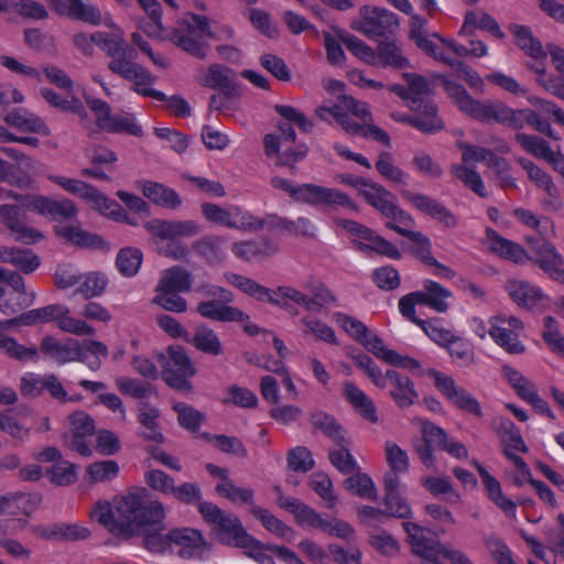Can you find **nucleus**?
<instances>
[{
	"label": "nucleus",
	"mask_w": 564,
	"mask_h": 564,
	"mask_svg": "<svg viewBox=\"0 0 564 564\" xmlns=\"http://www.w3.org/2000/svg\"><path fill=\"white\" fill-rule=\"evenodd\" d=\"M90 517L115 538L130 540L143 536V546L151 553L161 554L172 546L169 533H161L165 529L164 506L161 501L152 499L144 488L134 489L122 496L116 501L115 510L109 502H97Z\"/></svg>",
	"instance_id": "1"
},
{
	"label": "nucleus",
	"mask_w": 564,
	"mask_h": 564,
	"mask_svg": "<svg viewBox=\"0 0 564 564\" xmlns=\"http://www.w3.org/2000/svg\"><path fill=\"white\" fill-rule=\"evenodd\" d=\"M445 90L454 100L458 109L470 118L478 121H496L508 124L516 130L523 129L529 124L527 109L514 110L501 101L477 100L470 96L466 88L455 82H446Z\"/></svg>",
	"instance_id": "2"
},
{
	"label": "nucleus",
	"mask_w": 564,
	"mask_h": 564,
	"mask_svg": "<svg viewBox=\"0 0 564 564\" xmlns=\"http://www.w3.org/2000/svg\"><path fill=\"white\" fill-rule=\"evenodd\" d=\"M272 187L282 189L297 203L311 206H323L329 208L345 207L352 212H358V205L344 192L336 188L325 187L311 183L294 184L290 180L273 176L270 180Z\"/></svg>",
	"instance_id": "3"
},
{
	"label": "nucleus",
	"mask_w": 564,
	"mask_h": 564,
	"mask_svg": "<svg viewBox=\"0 0 564 564\" xmlns=\"http://www.w3.org/2000/svg\"><path fill=\"white\" fill-rule=\"evenodd\" d=\"M154 245L167 241L160 253L174 260H184L189 254L188 247L180 238L193 237L200 232V226L194 220L151 219L144 224Z\"/></svg>",
	"instance_id": "4"
},
{
	"label": "nucleus",
	"mask_w": 564,
	"mask_h": 564,
	"mask_svg": "<svg viewBox=\"0 0 564 564\" xmlns=\"http://www.w3.org/2000/svg\"><path fill=\"white\" fill-rule=\"evenodd\" d=\"M212 36L209 20L205 15L189 13L167 35L175 46L182 48L195 58L207 57V37Z\"/></svg>",
	"instance_id": "5"
},
{
	"label": "nucleus",
	"mask_w": 564,
	"mask_h": 564,
	"mask_svg": "<svg viewBox=\"0 0 564 564\" xmlns=\"http://www.w3.org/2000/svg\"><path fill=\"white\" fill-rule=\"evenodd\" d=\"M421 427L422 440L414 443V452L425 467L432 468L435 466L436 458L433 454L434 449L446 452L457 459L468 456L466 446L451 438L441 426L424 420L422 421Z\"/></svg>",
	"instance_id": "6"
},
{
	"label": "nucleus",
	"mask_w": 564,
	"mask_h": 564,
	"mask_svg": "<svg viewBox=\"0 0 564 564\" xmlns=\"http://www.w3.org/2000/svg\"><path fill=\"white\" fill-rule=\"evenodd\" d=\"M423 286V290L410 292L399 300V312L404 318H419L415 311L416 305L427 306L437 313H445L448 310L447 299L452 296L448 289L433 280H425Z\"/></svg>",
	"instance_id": "7"
},
{
	"label": "nucleus",
	"mask_w": 564,
	"mask_h": 564,
	"mask_svg": "<svg viewBox=\"0 0 564 564\" xmlns=\"http://www.w3.org/2000/svg\"><path fill=\"white\" fill-rule=\"evenodd\" d=\"M161 373L162 379L170 388L180 392L193 390L191 379L195 376L196 368L184 348L180 346L169 348Z\"/></svg>",
	"instance_id": "8"
},
{
	"label": "nucleus",
	"mask_w": 564,
	"mask_h": 564,
	"mask_svg": "<svg viewBox=\"0 0 564 564\" xmlns=\"http://www.w3.org/2000/svg\"><path fill=\"white\" fill-rule=\"evenodd\" d=\"M456 147L463 152V164H453L451 166L452 175L479 197L487 198L489 193L486 189L481 175L475 167H470L467 164L473 162H484L486 155H488L489 149L471 145L463 141H458Z\"/></svg>",
	"instance_id": "9"
},
{
	"label": "nucleus",
	"mask_w": 564,
	"mask_h": 564,
	"mask_svg": "<svg viewBox=\"0 0 564 564\" xmlns=\"http://www.w3.org/2000/svg\"><path fill=\"white\" fill-rule=\"evenodd\" d=\"M427 373L434 380L435 388L448 402L466 413L477 417L482 416L479 401L465 388L458 386L452 376L435 369L429 370Z\"/></svg>",
	"instance_id": "10"
},
{
	"label": "nucleus",
	"mask_w": 564,
	"mask_h": 564,
	"mask_svg": "<svg viewBox=\"0 0 564 564\" xmlns=\"http://www.w3.org/2000/svg\"><path fill=\"white\" fill-rule=\"evenodd\" d=\"M364 198L387 219L386 223H394L402 227L414 224L413 217L399 206L398 197L381 184L375 182L370 185V188L365 191Z\"/></svg>",
	"instance_id": "11"
},
{
	"label": "nucleus",
	"mask_w": 564,
	"mask_h": 564,
	"mask_svg": "<svg viewBox=\"0 0 564 564\" xmlns=\"http://www.w3.org/2000/svg\"><path fill=\"white\" fill-rule=\"evenodd\" d=\"M359 13L361 20L354 24V29L368 39L386 37L399 26L398 15L384 8L364 6Z\"/></svg>",
	"instance_id": "12"
},
{
	"label": "nucleus",
	"mask_w": 564,
	"mask_h": 564,
	"mask_svg": "<svg viewBox=\"0 0 564 564\" xmlns=\"http://www.w3.org/2000/svg\"><path fill=\"white\" fill-rule=\"evenodd\" d=\"M488 334L492 340L510 355H521L525 346L519 339V333L523 330V323L516 316L497 315L489 319Z\"/></svg>",
	"instance_id": "13"
},
{
	"label": "nucleus",
	"mask_w": 564,
	"mask_h": 564,
	"mask_svg": "<svg viewBox=\"0 0 564 564\" xmlns=\"http://www.w3.org/2000/svg\"><path fill=\"white\" fill-rule=\"evenodd\" d=\"M505 290L511 301L520 308L530 312H543L550 306V296L543 290L525 280L510 279Z\"/></svg>",
	"instance_id": "14"
},
{
	"label": "nucleus",
	"mask_w": 564,
	"mask_h": 564,
	"mask_svg": "<svg viewBox=\"0 0 564 564\" xmlns=\"http://www.w3.org/2000/svg\"><path fill=\"white\" fill-rule=\"evenodd\" d=\"M376 387L387 390L389 397L400 409L410 408L419 399L414 382L397 370H387Z\"/></svg>",
	"instance_id": "15"
},
{
	"label": "nucleus",
	"mask_w": 564,
	"mask_h": 564,
	"mask_svg": "<svg viewBox=\"0 0 564 564\" xmlns=\"http://www.w3.org/2000/svg\"><path fill=\"white\" fill-rule=\"evenodd\" d=\"M410 109L414 115L404 116L401 120L425 134H434L445 128L438 116L437 106L433 100H412Z\"/></svg>",
	"instance_id": "16"
},
{
	"label": "nucleus",
	"mask_w": 564,
	"mask_h": 564,
	"mask_svg": "<svg viewBox=\"0 0 564 564\" xmlns=\"http://www.w3.org/2000/svg\"><path fill=\"white\" fill-rule=\"evenodd\" d=\"M41 352L58 365L73 361L86 362V355L77 339L67 338L59 340L53 336H46L41 340Z\"/></svg>",
	"instance_id": "17"
},
{
	"label": "nucleus",
	"mask_w": 564,
	"mask_h": 564,
	"mask_svg": "<svg viewBox=\"0 0 564 564\" xmlns=\"http://www.w3.org/2000/svg\"><path fill=\"white\" fill-rule=\"evenodd\" d=\"M402 197L413 205L416 210L442 223L445 227L455 228L458 226V218L437 199L422 193L410 191L403 192Z\"/></svg>",
	"instance_id": "18"
},
{
	"label": "nucleus",
	"mask_w": 564,
	"mask_h": 564,
	"mask_svg": "<svg viewBox=\"0 0 564 564\" xmlns=\"http://www.w3.org/2000/svg\"><path fill=\"white\" fill-rule=\"evenodd\" d=\"M172 544L178 546L177 555L184 560H200L209 550L200 531L192 528L174 529L169 532Z\"/></svg>",
	"instance_id": "19"
},
{
	"label": "nucleus",
	"mask_w": 564,
	"mask_h": 564,
	"mask_svg": "<svg viewBox=\"0 0 564 564\" xmlns=\"http://www.w3.org/2000/svg\"><path fill=\"white\" fill-rule=\"evenodd\" d=\"M0 218L2 224L13 235L15 241L30 245L43 238L39 230L25 226L21 209L15 205H0Z\"/></svg>",
	"instance_id": "20"
},
{
	"label": "nucleus",
	"mask_w": 564,
	"mask_h": 564,
	"mask_svg": "<svg viewBox=\"0 0 564 564\" xmlns=\"http://www.w3.org/2000/svg\"><path fill=\"white\" fill-rule=\"evenodd\" d=\"M52 10L62 17L82 21L91 25H100L102 15L98 8L86 4L83 0H45Z\"/></svg>",
	"instance_id": "21"
},
{
	"label": "nucleus",
	"mask_w": 564,
	"mask_h": 564,
	"mask_svg": "<svg viewBox=\"0 0 564 564\" xmlns=\"http://www.w3.org/2000/svg\"><path fill=\"white\" fill-rule=\"evenodd\" d=\"M402 527L408 534L413 552L425 562L435 555H440L442 543L431 535V532L414 522H403Z\"/></svg>",
	"instance_id": "22"
},
{
	"label": "nucleus",
	"mask_w": 564,
	"mask_h": 564,
	"mask_svg": "<svg viewBox=\"0 0 564 564\" xmlns=\"http://www.w3.org/2000/svg\"><path fill=\"white\" fill-rule=\"evenodd\" d=\"M29 207L53 220H70L78 214L75 203L68 198L55 200L42 195L33 196L29 202Z\"/></svg>",
	"instance_id": "23"
},
{
	"label": "nucleus",
	"mask_w": 564,
	"mask_h": 564,
	"mask_svg": "<svg viewBox=\"0 0 564 564\" xmlns=\"http://www.w3.org/2000/svg\"><path fill=\"white\" fill-rule=\"evenodd\" d=\"M47 178L67 193L79 196L99 208L108 204V199L105 195L84 181L53 174L48 175Z\"/></svg>",
	"instance_id": "24"
},
{
	"label": "nucleus",
	"mask_w": 564,
	"mask_h": 564,
	"mask_svg": "<svg viewBox=\"0 0 564 564\" xmlns=\"http://www.w3.org/2000/svg\"><path fill=\"white\" fill-rule=\"evenodd\" d=\"M137 57L138 52L134 47L126 48L120 55L110 59L108 68L129 82L132 79L149 80V70L135 63Z\"/></svg>",
	"instance_id": "25"
},
{
	"label": "nucleus",
	"mask_w": 564,
	"mask_h": 564,
	"mask_svg": "<svg viewBox=\"0 0 564 564\" xmlns=\"http://www.w3.org/2000/svg\"><path fill=\"white\" fill-rule=\"evenodd\" d=\"M234 77L232 69L220 64H212L202 84L208 88L219 89L229 96H242V87L235 83Z\"/></svg>",
	"instance_id": "26"
},
{
	"label": "nucleus",
	"mask_w": 564,
	"mask_h": 564,
	"mask_svg": "<svg viewBox=\"0 0 564 564\" xmlns=\"http://www.w3.org/2000/svg\"><path fill=\"white\" fill-rule=\"evenodd\" d=\"M344 397L361 419L371 424H377L379 422V415L375 402L354 382L346 381L344 383Z\"/></svg>",
	"instance_id": "27"
},
{
	"label": "nucleus",
	"mask_w": 564,
	"mask_h": 564,
	"mask_svg": "<svg viewBox=\"0 0 564 564\" xmlns=\"http://www.w3.org/2000/svg\"><path fill=\"white\" fill-rule=\"evenodd\" d=\"M137 188L142 192L144 197L160 207L176 209L182 205L180 195L162 183L140 180L137 182Z\"/></svg>",
	"instance_id": "28"
},
{
	"label": "nucleus",
	"mask_w": 564,
	"mask_h": 564,
	"mask_svg": "<svg viewBox=\"0 0 564 564\" xmlns=\"http://www.w3.org/2000/svg\"><path fill=\"white\" fill-rule=\"evenodd\" d=\"M227 304L228 303L220 302V300L203 301L198 303L196 311L200 316L205 318L224 323H243L249 319V315L243 311Z\"/></svg>",
	"instance_id": "29"
},
{
	"label": "nucleus",
	"mask_w": 564,
	"mask_h": 564,
	"mask_svg": "<svg viewBox=\"0 0 564 564\" xmlns=\"http://www.w3.org/2000/svg\"><path fill=\"white\" fill-rule=\"evenodd\" d=\"M373 55L375 58L371 66L375 67L405 69L411 66L409 58L403 55L402 48L397 41H380Z\"/></svg>",
	"instance_id": "30"
},
{
	"label": "nucleus",
	"mask_w": 564,
	"mask_h": 564,
	"mask_svg": "<svg viewBox=\"0 0 564 564\" xmlns=\"http://www.w3.org/2000/svg\"><path fill=\"white\" fill-rule=\"evenodd\" d=\"M227 281L239 289L241 292L248 294L249 296L258 300V301H268L270 304L276 305L279 307L285 308L288 303L280 301L279 299L273 296V291L257 283L256 281L237 274V273H228L226 275Z\"/></svg>",
	"instance_id": "31"
},
{
	"label": "nucleus",
	"mask_w": 564,
	"mask_h": 564,
	"mask_svg": "<svg viewBox=\"0 0 564 564\" xmlns=\"http://www.w3.org/2000/svg\"><path fill=\"white\" fill-rule=\"evenodd\" d=\"M386 227L411 240L414 243L411 248V253L423 263L430 265L435 262V258L432 254V242L426 235L421 231L410 230L405 228L406 226L402 227L394 223H386Z\"/></svg>",
	"instance_id": "32"
},
{
	"label": "nucleus",
	"mask_w": 564,
	"mask_h": 564,
	"mask_svg": "<svg viewBox=\"0 0 564 564\" xmlns=\"http://www.w3.org/2000/svg\"><path fill=\"white\" fill-rule=\"evenodd\" d=\"M475 29L487 31L497 39L505 37V32L501 31L497 20L487 12H466L459 35H473Z\"/></svg>",
	"instance_id": "33"
},
{
	"label": "nucleus",
	"mask_w": 564,
	"mask_h": 564,
	"mask_svg": "<svg viewBox=\"0 0 564 564\" xmlns=\"http://www.w3.org/2000/svg\"><path fill=\"white\" fill-rule=\"evenodd\" d=\"M192 274L183 267L174 265L162 272L155 288L160 291L185 293L192 289Z\"/></svg>",
	"instance_id": "34"
},
{
	"label": "nucleus",
	"mask_w": 564,
	"mask_h": 564,
	"mask_svg": "<svg viewBox=\"0 0 564 564\" xmlns=\"http://www.w3.org/2000/svg\"><path fill=\"white\" fill-rule=\"evenodd\" d=\"M214 528L223 543L236 547L239 546V541H245V536L249 535L238 517L230 513H225Z\"/></svg>",
	"instance_id": "35"
},
{
	"label": "nucleus",
	"mask_w": 564,
	"mask_h": 564,
	"mask_svg": "<svg viewBox=\"0 0 564 564\" xmlns=\"http://www.w3.org/2000/svg\"><path fill=\"white\" fill-rule=\"evenodd\" d=\"M487 236L492 252L516 263H523L528 259L525 250L517 242L499 236L495 230L488 229Z\"/></svg>",
	"instance_id": "36"
},
{
	"label": "nucleus",
	"mask_w": 564,
	"mask_h": 564,
	"mask_svg": "<svg viewBox=\"0 0 564 564\" xmlns=\"http://www.w3.org/2000/svg\"><path fill=\"white\" fill-rule=\"evenodd\" d=\"M372 236V238L361 239V241L352 240L354 247L367 256H370L371 253H377L379 256L387 257L393 260L401 259V252L397 248V246H394L386 238L379 236L373 229Z\"/></svg>",
	"instance_id": "37"
},
{
	"label": "nucleus",
	"mask_w": 564,
	"mask_h": 564,
	"mask_svg": "<svg viewBox=\"0 0 564 564\" xmlns=\"http://www.w3.org/2000/svg\"><path fill=\"white\" fill-rule=\"evenodd\" d=\"M311 423L314 429L330 438L336 445L347 444L346 430L333 416L324 411H316L311 414Z\"/></svg>",
	"instance_id": "38"
},
{
	"label": "nucleus",
	"mask_w": 564,
	"mask_h": 564,
	"mask_svg": "<svg viewBox=\"0 0 564 564\" xmlns=\"http://www.w3.org/2000/svg\"><path fill=\"white\" fill-rule=\"evenodd\" d=\"M509 30L516 39V45L527 55L534 59L546 58V52L543 48L542 43L533 36L529 26L511 24Z\"/></svg>",
	"instance_id": "39"
},
{
	"label": "nucleus",
	"mask_w": 564,
	"mask_h": 564,
	"mask_svg": "<svg viewBox=\"0 0 564 564\" xmlns=\"http://www.w3.org/2000/svg\"><path fill=\"white\" fill-rule=\"evenodd\" d=\"M268 228L284 230L291 235L310 238L315 236L316 230L315 225L307 217H299L296 220H291L289 218L278 217L276 215L269 216Z\"/></svg>",
	"instance_id": "40"
},
{
	"label": "nucleus",
	"mask_w": 564,
	"mask_h": 564,
	"mask_svg": "<svg viewBox=\"0 0 564 564\" xmlns=\"http://www.w3.org/2000/svg\"><path fill=\"white\" fill-rule=\"evenodd\" d=\"M4 120L10 126L21 130L41 133L46 129L43 120L25 108H15L4 116Z\"/></svg>",
	"instance_id": "41"
},
{
	"label": "nucleus",
	"mask_w": 564,
	"mask_h": 564,
	"mask_svg": "<svg viewBox=\"0 0 564 564\" xmlns=\"http://www.w3.org/2000/svg\"><path fill=\"white\" fill-rule=\"evenodd\" d=\"M3 497L6 498L3 501V511L17 509L24 516L32 514L42 501V497L39 494L21 491L10 492Z\"/></svg>",
	"instance_id": "42"
},
{
	"label": "nucleus",
	"mask_w": 564,
	"mask_h": 564,
	"mask_svg": "<svg viewBox=\"0 0 564 564\" xmlns=\"http://www.w3.org/2000/svg\"><path fill=\"white\" fill-rule=\"evenodd\" d=\"M226 240L219 236H205L196 240L194 250L208 263H216L225 258L224 245Z\"/></svg>",
	"instance_id": "43"
},
{
	"label": "nucleus",
	"mask_w": 564,
	"mask_h": 564,
	"mask_svg": "<svg viewBox=\"0 0 564 564\" xmlns=\"http://www.w3.org/2000/svg\"><path fill=\"white\" fill-rule=\"evenodd\" d=\"M192 344L197 350L210 356H219L224 352L218 335L207 326H199L195 329Z\"/></svg>",
	"instance_id": "44"
},
{
	"label": "nucleus",
	"mask_w": 564,
	"mask_h": 564,
	"mask_svg": "<svg viewBox=\"0 0 564 564\" xmlns=\"http://www.w3.org/2000/svg\"><path fill=\"white\" fill-rule=\"evenodd\" d=\"M3 263H10L29 274L40 267L41 261L31 249L7 247Z\"/></svg>",
	"instance_id": "45"
},
{
	"label": "nucleus",
	"mask_w": 564,
	"mask_h": 564,
	"mask_svg": "<svg viewBox=\"0 0 564 564\" xmlns=\"http://www.w3.org/2000/svg\"><path fill=\"white\" fill-rule=\"evenodd\" d=\"M0 350L20 362L36 361L39 359V350L35 346L26 347L21 345L15 338L2 333H0Z\"/></svg>",
	"instance_id": "46"
},
{
	"label": "nucleus",
	"mask_w": 564,
	"mask_h": 564,
	"mask_svg": "<svg viewBox=\"0 0 564 564\" xmlns=\"http://www.w3.org/2000/svg\"><path fill=\"white\" fill-rule=\"evenodd\" d=\"M346 490L361 498L376 501L378 499L377 488L369 475L356 470L344 480Z\"/></svg>",
	"instance_id": "47"
},
{
	"label": "nucleus",
	"mask_w": 564,
	"mask_h": 564,
	"mask_svg": "<svg viewBox=\"0 0 564 564\" xmlns=\"http://www.w3.org/2000/svg\"><path fill=\"white\" fill-rule=\"evenodd\" d=\"M143 254L138 248L126 247L119 250L116 257V267L126 276H134L142 264Z\"/></svg>",
	"instance_id": "48"
},
{
	"label": "nucleus",
	"mask_w": 564,
	"mask_h": 564,
	"mask_svg": "<svg viewBox=\"0 0 564 564\" xmlns=\"http://www.w3.org/2000/svg\"><path fill=\"white\" fill-rule=\"evenodd\" d=\"M200 437L215 445L220 452L226 454L236 455L245 458L248 456V451L243 443L236 436H228L225 434H210L204 432Z\"/></svg>",
	"instance_id": "49"
},
{
	"label": "nucleus",
	"mask_w": 564,
	"mask_h": 564,
	"mask_svg": "<svg viewBox=\"0 0 564 564\" xmlns=\"http://www.w3.org/2000/svg\"><path fill=\"white\" fill-rule=\"evenodd\" d=\"M252 514L262 523V525L271 533L291 541L294 538V531L291 527L278 519L267 509L253 507Z\"/></svg>",
	"instance_id": "50"
},
{
	"label": "nucleus",
	"mask_w": 564,
	"mask_h": 564,
	"mask_svg": "<svg viewBox=\"0 0 564 564\" xmlns=\"http://www.w3.org/2000/svg\"><path fill=\"white\" fill-rule=\"evenodd\" d=\"M514 140L525 152L536 159L547 161L554 152L547 141L534 134L517 133Z\"/></svg>",
	"instance_id": "51"
},
{
	"label": "nucleus",
	"mask_w": 564,
	"mask_h": 564,
	"mask_svg": "<svg viewBox=\"0 0 564 564\" xmlns=\"http://www.w3.org/2000/svg\"><path fill=\"white\" fill-rule=\"evenodd\" d=\"M173 411L177 413V423L189 432H197L200 429L205 414L184 402L173 404Z\"/></svg>",
	"instance_id": "52"
},
{
	"label": "nucleus",
	"mask_w": 564,
	"mask_h": 564,
	"mask_svg": "<svg viewBox=\"0 0 564 564\" xmlns=\"http://www.w3.org/2000/svg\"><path fill=\"white\" fill-rule=\"evenodd\" d=\"M378 173L387 181L406 184L408 174L399 166L394 165L393 156L390 152H380L375 164Z\"/></svg>",
	"instance_id": "53"
},
{
	"label": "nucleus",
	"mask_w": 564,
	"mask_h": 564,
	"mask_svg": "<svg viewBox=\"0 0 564 564\" xmlns=\"http://www.w3.org/2000/svg\"><path fill=\"white\" fill-rule=\"evenodd\" d=\"M56 236L80 247H96L100 242V237L83 230L78 226H57Z\"/></svg>",
	"instance_id": "54"
},
{
	"label": "nucleus",
	"mask_w": 564,
	"mask_h": 564,
	"mask_svg": "<svg viewBox=\"0 0 564 564\" xmlns=\"http://www.w3.org/2000/svg\"><path fill=\"white\" fill-rule=\"evenodd\" d=\"M446 349L458 367H469L475 362L473 344L462 337L455 336Z\"/></svg>",
	"instance_id": "55"
},
{
	"label": "nucleus",
	"mask_w": 564,
	"mask_h": 564,
	"mask_svg": "<svg viewBox=\"0 0 564 564\" xmlns=\"http://www.w3.org/2000/svg\"><path fill=\"white\" fill-rule=\"evenodd\" d=\"M350 444L347 438V444L338 445L339 448L330 449L328 452V459L330 464L341 474L349 475L359 469V466L351 455L348 445Z\"/></svg>",
	"instance_id": "56"
},
{
	"label": "nucleus",
	"mask_w": 564,
	"mask_h": 564,
	"mask_svg": "<svg viewBox=\"0 0 564 564\" xmlns=\"http://www.w3.org/2000/svg\"><path fill=\"white\" fill-rule=\"evenodd\" d=\"M202 213L207 220L232 228L236 226L234 216L239 214V207L231 206L229 209H225L213 203H204L202 204Z\"/></svg>",
	"instance_id": "57"
},
{
	"label": "nucleus",
	"mask_w": 564,
	"mask_h": 564,
	"mask_svg": "<svg viewBox=\"0 0 564 564\" xmlns=\"http://www.w3.org/2000/svg\"><path fill=\"white\" fill-rule=\"evenodd\" d=\"M308 486L325 501L327 508H334L336 506L338 498L334 492L333 481L328 475L314 473L311 476Z\"/></svg>",
	"instance_id": "58"
},
{
	"label": "nucleus",
	"mask_w": 564,
	"mask_h": 564,
	"mask_svg": "<svg viewBox=\"0 0 564 564\" xmlns=\"http://www.w3.org/2000/svg\"><path fill=\"white\" fill-rule=\"evenodd\" d=\"M535 253L538 256L535 260L536 264L547 274L556 267L564 264L563 257L558 253L554 245L550 242L543 241L538 245Z\"/></svg>",
	"instance_id": "59"
},
{
	"label": "nucleus",
	"mask_w": 564,
	"mask_h": 564,
	"mask_svg": "<svg viewBox=\"0 0 564 564\" xmlns=\"http://www.w3.org/2000/svg\"><path fill=\"white\" fill-rule=\"evenodd\" d=\"M306 289L311 293V312L318 313L324 306L334 305L337 302L334 293L323 282H312L306 285Z\"/></svg>",
	"instance_id": "60"
},
{
	"label": "nucleus",
	"mask_w": 564,
	"mask_h": 564,
	"mask_svg": "<svg viewBox=\"0 0 564 564\" xmlns=\"http://www.w3.org/2000/svg\"><path fill=\"white\" fill-rule=\"evenodd\" d=\"M273 544L264 545L252 535L245 536V541H239L240 549H243L245 554L258 562L259 564H275L274 558L267 553L270 551L269 546Z\"/></svg>",
	"instance_id": "61"
},
{
	"label": "nucleus",
	"mask_w": 564,
	"mask_h": 564,
	"mask_svg": "<svg viewBox=\"0 0 564 564\" xmlns=\"http://www.w3.org/2000/svg\"><path fill=\"white\" fill-rule=\"evenodd\" d=\"M154 291L153 304L173 313H184L187 311V302L180 295V292L160 291L158 288Z\"/></svg>",
	"instance_id": "62"
},
{
	"label": "nucleus",
	"mask_w": 564,
	"mask_h": 564,
	"mask_svg": "<svg viewBox=\"0 0 564 564\" xmlns=\"http://www.w3.org/2000/svg\"><path fill=\"white\" fill-rule=\"evenodd\" d=\"M288 468L296 473H307L315 466L311 451L305 446H296L286 455Z\"/></svg>",
	"instance_id": "63"
},
{
	"label": "nucleus",
	"mask_w": 564,
	"mask_h": 564,
	"mask_svg": "<svg viewBox=\"0 0 564 564\" xmlns=\"http://www.w3.org/2000/svg\"><path fill=\"white\" fill-rule=\"evenodd\" d=\"M108 280L105 274L90 272L86 274L85 279L79 283L76 293H79L85 299L89 300L100 296L105 292Z\"/></svg>",
	"instance_id": "64"
}]
</instances>
